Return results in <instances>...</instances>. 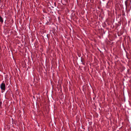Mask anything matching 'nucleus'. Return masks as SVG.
Listing matches in <instances>:
<instances>
[{"mask_svg":"<svg viewBox=\"0 0 131 131\" xmlns=\"http://www.w3.org/2000/svg\"><path fill=\"white\" fill-rule=\"evenodd\" d=\"M5 84L2 83L1 85V89L3 90H5Z\"/></svg>","mask_w":131,"mask_h":131,"instance_id":"1","label":"nucleus"},{"mask_svg":"<svg viewBox=\"0 0 131 131\" xmlns=\"http://www.w3.org/2000/svg\"><path fill=\"white\" fill-rule=\"evenodd\" d=\"M0 22L1 23H3V19L0 16Z\"/></svg>","mask_w":131,"mask_h":131,"instance_id":"2","label":"nucleus"},{"mask_svg":"<svg viewBox=\"0 0 131 131\" xmlns=\"http://www.w3.org/2000/svg\"><path fill=\"white\" fill-rule=\"evenodd\" d=\"M2 102L1 101H0V108H2Z\"/></svg>","mask_w":131,"mask_h":131,"instance_id":"3","label":"nucleus"},{"mask_svg":"<svg viewBox=\"0 0 131 131\" xmlns=\"http://www.w3.org/2000/svg\"><path fill=\"white\" fill-rule=\"evenodd\" d=\"M116 25H117V27H118V26H119V24H117Z\"/></svg>","mask_w":131,"mask_h":131,"instance_id":"4","label":"nucleus"},{"mask_svg":"<svg viewBox=\"0 0 131 131\" xmlns=\"http://www.w3.org/2000/svg\"><path fill=\"white\" fill-rule=\"evenodd\" d=\"M125 4L126 5V6L127 4V3H126V2H125Z\"/></svg>","mask_w":131,"mask_h":131,"instance_id":"5","label":"nucleus"},{"mask_svg":"<svg viewBox=\"0 0 131 131\" xmlns=\"http://www.w3.org/2000/svg\"><path fill=\"white\" fill-rule=\"evenodd\" d=\"M54 4H56V3H54Z\"/></svg>","mask_w":131,"mask_h":131,"instance_id":"6","label":"nucleus"},{"mask_svg":"<svg viewBox=\"0 0 131 131\" xmlns=\"http://www.w3.org/2000/svg\"><path fill=\"white\" fill-rule=\"evenodd\" d=\"M115 58H116V56H115Z\"/></svg>","mask_w":131,"mask_h":131,"instance_id":"7","label":"nucleus"}]
</instances>
